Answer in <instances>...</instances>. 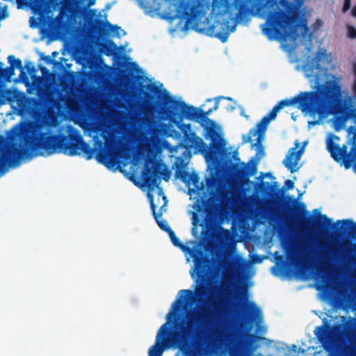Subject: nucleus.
Wrapping results in <instances>:
<instances>
[{
  "label": "nucleus",
  "mask_w": 356,
  "mask_h": 356,
  "mask_svg": "<svg viewBox=\"0 0 356 356\" xmlns=\"http://www.w3.org/2000/svg\"><path fill=\"white\" fill-rule=\"evenodd\" d=\"M168 234L174 245L190 252L194 263L191 277L196 276L197 279L194 292L189 289L180 290L179 298L173 302L167 314L165 324L169 330L165 339L168 340V345L164 346V350L173 346L179 349L175 356H207L217 353L218 345L223 344L227 348L234 347L238 339L236 319L238 308L248 300L244 287L237 292V303L234 308L224 305L221 299H219V304L209 301L176 323L173 332H170L168 325L170 318L176 316V313L181 311L194 295L200 302L207 297V284L213 270V260L200 249H190L177 237L172 229Z\"/></svg>",
  "instance_id": "f257e3e1"
},
{
  "label": "nucleus",
  "mask_w": 356,
  "mask_h": 356,
  "mask_svg": "<svg viewBox=\"0 0 356 356\" xmlns=\"http://www.w3.org/2000/svg\"><path fill=\"white\" fill-rule=\"evenodd\" d=\"M220 3L216 10L215 0H180L175 17L185 21L186 29L192 26L225 42L238 22L257 15V8L255 0H220Z\"/></svg>",
  "instance_id": "f03ea898"
},
{
  "label": "nucleus",
  "mask_w": 356,
  "mask_h": 356,
  "mask_svg": "<svg viewBox=\"0 0 356 356\" xmlns=\"http://www.w3.org/2000/svg\"><path fill=\"white\" fill-rule=\"evenodd\" d=\"M220 99H227L233 101L229 97L219 96L215 98L214 106L207 111H203L200 108H196L192 105L186 104L182 100H177L168 96L165 99V103L170 106L165 108L166 113L172 117V121L176 122L177 127L183 134L182 145L186 149L199 148L204 145L201 138L197 136L195 131L191 129L190 124L182 122L183 119H186L197 122L200 124L204 129V138L210 139L209 147L206 155L207 159L215 160L222 152L225 143L223 139L220 138L218 132L214 129L215 122L209 119L208 116L213 111L219 108V101Z\"/></svg>",
  "instance_id": "7ed1b4c3"
},
{
  "label": "nucleus",
  "mask_w": 356,
  "mask_h": 356,
  "mask_svg": "<svg viewBox=\"0 0 356 356\" xmlns=\"http://www.w3.org/2000/svg\"><path fill=\"white\" fill-rule=\"evenodd\" d=\"M339 94V87L334 82L329 81L318 84L314 91L302 92L291 99L281 100L262 118L255 128L250 129L248 135L243 136V143L252 142L257 133L265 134L270 121L275 120L278 112L285 106L298 104V108L313 117L316 115L324 117L332 112L341 113L343 110L338 104Z\"/></svg>",
  "instance_id": "20e7f679"
},
{
  "label": "nucleus",
  "mask_w": 356,
  "mask_h": 356,
  "mask_svg": "<svg viewBox=\"0 0 356 356\" xmlns=\"http://www.w3.org/2000/svg\"><path fill=\"white\" fill-rule=\"evenodd\" d=\"M27 122L24 119V160L46 153L49 155L63 153L73 156L83 153L87 160L96 152L83 139L81 132L72 125L60 127L57 134L34 131L29 138L25 134Z\"/></svg>",
  "instance_id": "39448f33"
},
{
  "label": "nucleus",
  "mask_w": 356,
  "mask_h": 356,
  "mask_svg": "<svg viewBox=\"0 0 356 356\" xmlns=\"http://www.w3.org/2000/svg\"><path fill=\"white\" fill-rule=\"evenodd\" d=\"M257 15L265 19L262 32L269 40L286 41L295 38L298 27V9L304 0H255Z\"/></svg>",
  "instance_id": "423d86ee"
},
{
  "label": "nucleus",
  "mask_w": 356,
  "mask_h": 356,
  "mask_svg": "<svg viewBox=\"0 0 356 356\" xmlns=\"http://www.w3.org/2000/svg\"><path fill=\"white\" fill-rule=\"evenodd\" d=\"M22 161V124H16L7 132L0 134V177L10 168L20 165Z\"/></svg>",
  "instance_id": "0eeeda50"
},
{
  "label": "nucleus",
  "mask_w": 356,
  "mask_h": 356,
  "mask_svg": "<svg viewBox=\"0 0 356 356\" xmlns=\"http://www.w3.org/2000/svg\"><path fill=\"white\" fill-rule=\"evenodd\" d=\"M354 80L352 85V96L348 95L344 99L342 98V90L339 83L334 79L327 80L325 82L333 81L339 87V99L338 104L342 107L343 111L341 113H330L335 115L334 124L335 129L339 130L344 127L346 123L348 120H353L355 126H350L348 129V134H353L351 146L354 143H356V104L354 103V99L356 100V63L353 65Z\"/></svg>",
  "instance_id": "6e6552de"
},
{
  "label": "nucleus",
  "mask_w": 356,
  "mask_h": 356,
  "mask_svg": "<svg viewBox=\"0 0 356 356\" xmlns=\"http://www.w3.org/2000/svg\"><path fill=\"white\" fill-rule=\"evenodd\" d=\"M355 324V319L350 318L346 322L343 329L341 325L331 326L325 321L324 325L315 328L314 333L323 348L327 352L332 353L335 347L337 335L352 331Z\"/></svg>",
  "instance_id": "1a4fd4ad"
},
{
  "label": "nucleus",
  "mask_w": 356,
  "mask_h": 356,
  "mask_svg": "<svg viewBox=\"0 0 356 356\" xmlns=\"http://www.w3.org/2000/svg\"><path fill=\"white\" fill-rule=\"evenodd\" d=\"M340 138L334 134H331L326 140V146L330 156L334 161L349 169L354 166L356 172V143H354L348 152V145H343L341 147L337 143Z\"/></svg>",
  "instance_id": "9d476101"
},
{
  "label": "nucleus",
  "mask_w": 356,
  "mask_h": 356,
  "mask_svg": "<svg viewBox=\"0 0 356 356\" xmlns=\"http://www.w3.org/2000/svg\"><path fill=\"white\" fill-rule=\"evenodd\" d=\"M51 4V0H24V6H29L35 14H39L44 25L48 24V27L56 32H64L67 31L69 23L68 19L60 13L56 17H48L42 19V16L45 14Z\"/></svg>",
  "instance_id": "9b49d317"
},
{
  "label": "nucleus",
  "mask_w": 356,
  "mask_h": 356,
  "mask_svg": "<svg viewBox=\"0 0 356 356\" xmlns=\"http://www.w3.org/2000/svg\"><path fill=\"white\" fill-rule=\"evenodd\" d=\"M264 134H260V133H257V136H258V137L257 138V142L255 143H252L251 145L252 148L257 147V151L254 156L250 161L248 165L243 163V166H236L235 168L236 175L243 181H247L250 177L255 175L257 172L258 163L265 154L264 149L261 144L263 136ZM251 143H252V141Z\"/></svg>",
  "instance_id": "f8f14e48"
},
{
  "label": "nucleus",
  "mask_w": 356,
  "mask_h": 356,
  "mask_svg": "<svg viewBox=\"0 0 356 356\" xmlns=\"http://www.w3.org/2000/svg\"><path fill=\"white\" fill-rule=\"evenodd\" d=\"M192 220L193 233L196 232L197 227L199 225L202 227L201 233L204 236H207L209 234L215 223V216L212 210L211 203L209 200H208L205 204V216L202 222L200 223V218L195 213H193Z\"/></svg>",
  "instance_id": "ddd939ff"
},
{
  "label": "nucleus",
  "mask_w": 356,
  "mask_h": 356,
  "mask_svg": "<svg viewBox=\"0 0 356 356\" xmlns=\"http://www.w3.org/2000/svg\"><path fill=\"white\" fill-rule=\"evenodd\" d=\"M9 67L3 68L0 66V80L10 82L11 77L15 74V69L19 70V74L16 79V82H22V61L19 58H15L14 56L10 55L8 57ZM2 63H0V65Z\"/></svg>",
  "instance_id": "4468645a"
},
{
  "label": "nucleus",
  "mask_w": 356,
  "mask_h": 356,
  "mask_svg": "<svg viewBox=\"0 0 356 356\" xmlns=\"http://www.w3.org/2000/svg\"><path fill=\"white\" fill-rule=\"evenodd\" d=\"M17 102V114L22 117V91H15L11 89L0 90V106L6 103Z\"/></svg>",
  "instance_id": "2eb2a0df"
},
{
  "label": "nucleus",
  "mask_w": 356,
  "mask_h": 356,
  "mask_svg": "<svg viewBox=\"0 0 356 356\" xmlns=\"http://www.w3.org/2000/svg\"><path fill=\"white\" fill-rule=\"evenodd\" d=\"M306 143L298 151L296 149L299 147L300 143L296 142L295 147H291L284 160L283 163L286 168H287L291 173L296 172L299 168L297 165L301 159V156L305 151Z\"/></svg>",
  "instance_id": "dca6fc26"
},
{
  "label": "nucleus",
  "mask_w": 356,
  "mask_h": 356,
  "mask_svg": "<svg viewBox=\"0 0 356 356\" xmlns=\"http://www.w3.org/2000/svg\"><path fill=\"white\" fill-rule=\"evenodd\" d=\"M169 327L166 324H163L156 335L155 343L150 347L148 351V356H161L164 351V346H168V340L165 337L168 332Z\"/></svg>",
  "instance_id": "f3484780"
},
{
  "label": "nucleus",
  "mask_w": 356,
  "mask_h": 356,
  "mask_svg": "<svg viewBox=\"0 0 356 356\" xmlns=\"http://www.w3.org/2000/svg\"><path fill=\"white\" fill-rule=\"evenodd\" d=\"M89 16L86 19V22L88 24V30L94 33H100L103 31L104 27L111 26L116 29H120V27L115 25L113 26L109 22H104L99 18H95L97 15L96 9H90L88 11Z\"/></svg>",
  "instance_id": "a211bd4d"
},
{
  "label": "nucleus",
  "mask_w": 356,
  "mask_h": 356,
  "mask_svg": "<svg viewBox=\"0 0 356 356\" xmlns=\"http://www.w3.org/2000/svg\"><path fill=\"white\" fill-rule=\"evenodd\" d=\"M177 176L186 185L192 184L197 190H202L203 183L200 182V177L195 172H189L186 170H179L176 172Z\"/></svg>",
  "instance_id": "6ab92c4d"
},
{
  "label": "nucleus",
  "mask_w": 356,
  "mask_h": 356,
  "mask_svg": "<svg viewBox=\"0 0 356 356\" xmlns=\"http://www.w3.org/2000/svg\"><path fill=\"white\" fill-rule=\"evenodd\" d=\"M156 163H153V165L149 167L147 164H145L144 170L143 171V179L144 183L149 187L153 188L155 186H158V179L159 173L156 168Z\"/></svg>",
  "instance_id": "aec40b11"
},
{
  "label": "nucleus",
  "mask_w": 356,
  "mask_h": 356,
  "mask_svg": "<svg viewBox=\"0 0 356 356\" xmlns=\"http://www.w3.org/2000/svg\"><path fill=\"white\" fill-rule=\"evenodd\" d=\"M147 197L150 202V207H151V210L152 212V215H153L154 219L156 220L158 225L162 230H163L168 233L172 229L165 220H159V218L162 216V212L161 211H160L159 213L156 212V205L154 204V202L153 195L149 193L147 194Z\"/></svg>",
  "instance_id": "412c9836"
},
{
  "label": "nucleus",
  "mask_w": 356,
  "mask_h": 356,
  "mask_svg": "<svg viewBox=\"0 0 356 356\" xmlns=\"http://www.w3.org/2000/svg\"><path fill=\"white\" fill-rule=\"evenodd\" d=\"M261 339H265V338L258 336L256 334H248L246 337L243 339V343L245 348L252 353L258 348L257 341Z\"/></svg>",
  "instance_id": "4be33fe9"
},
{
  "label": "nucleus",
  "mask_w": 356,
  "mask_h": 356,
  "mask_svg": "<svg viewBox=\"0 0 356 356\" xmlns=\"http://www.w3.org/2000/svg\"><path fill=\"white\" fill-rule=\"evenodd\" d=\"M337 223H342L344 226V230L347 231L348 237L356 240V223L353 220L346 219L337 220Z\"/></svg>",
  "instance_id": "5701e85b"
},
{
  "label": "nucleus",
  "mask_w": 356,
  "mask_h": 356,
  "mask_svg": "<svg viewBox=\"0 0 356 356\" xmlns=\"http://www.w3.org/2000/svg\"><path fill=\"white\" fill-rule=\"evenodd\" d=\"M355 252L356 250L351 243H344L341 245V259L346 261H353V257Z\"/></svg>",
  "instance_id": "b1692460"
},
{
  "label": "nucleus",
  "mask_w": 356,
  "mask_h": 356,
  "mask_svg": "<svg viewBox=\"0 0 356 356\" xmlns=\"http://www.w3.org/2000/svg\"><path fill=\"white\" fill-rule=\"evenodd\" d=\"M118 48L113 40H108L106 43L103 44L101 47L102 52L107 56H115L118 54Z\"/></svg>",
  "instance_id": "393cba45"
},
{
  "label": "nucleus",
  "mask_w": 356,
  "mask_h": 356,
  "mask_svg": "<svg viewBox=\"0 0 356 356\" xmlns=\"http://www.w3.org/2000/svg\"><path fill=\"white\" fill-rule=\"evenodd\" d=\"M91 130L97 134H100L103 139L105 140V143L108 145L110 141V134L107 129L99 124H94L91 127Z\"/></svg>",
  "instance_id": "a878e982"
},
{
  "label": "nucleus",
  "mask_w": 356,
  "mask_h": 356,
  "mask_svg": "<svg viewBox=\"0 0 356 356\" xmlns=\"http://www.w3.org/2000/svg\"><path fill=\"white\" fill-rule=\"evenodd\" d=\"M277 187V182H275L273 185H271L268 181H262L260 184V191L262 194L267 195V196H271L273 195V191L274 190V188Z\"/></svg>",
  "instance_id": "bb28decb"
},
{
  "label": "nucleus",
  "mask_w": 356,
  "mask_h": 356,
  "mask_svg": "<svg viewBox=\"0 0 356 356\" xmlns=\"http://www.w3.org/2000/svg\"><path fill=\"white\" fill-rule=\"evenodd\" d=\"M287 198L289 199V200L290 201V202L291 204H297V206L293 210V213L296 216H299L300 214H301L302 213H307V211L305 210V205L304 203H298L297 202L296 199L293 198L290 196H288Z\"/></svg>",
  "instance_id": "cd10ccee"
},
{
  "label": "nucleus",
  "mask_w": 356,
  "mask_h": 356,
  "mask_svg": "<svg viewBox=\"0 0 356 356\" xmlns=\"http://www.w3.org/2000/svg\"><path fill=\"white\" fill-rule=\"evenodd\" d=\"M248 309L250 320L251 321H252L255 319L256 316L261 314L260 309L257 307V306L254 302L248 303Z\"/></svg>",
  "instance_id": "c85d7f7f"
},
{
  "label": "nucleus",
  "mask_w": 356,
  "mask_h": 356,
  "mask_svg": "<svg viewBox=\"0 0 356 356\" xmlns=\"http://www.w3.org/2000/svg\"><path fill=\"white\" fill-rule=\"evenodd\" d=\"M332 220L330 218H328L326 215H320V220H318L316 223V227L318 229L321 228H327L328 226L331 225Z\"/></svg>",
  "instance_id": "c756f323"
},
{
  "label": "nucleus",
  "mask_w": 356,
  "mask_h": 356,
  "mask_svg": "<svg viewBox=\"0 0 356 356\" xmlns=\"http://www.w3.org/2000/svg\"><path fill=\"white\" fill-rule=\"evenodd\" d=\"M88 0H74L73 2L74 10L79 13L86 11V2Z\"/></svg>",
  "instance_id": "7c9ffc66"
},
{
  "label": "nucleus",
  "mask_w": 356,
  "mask_h": 356,
  "mask_svg": "<svg viewBox=\"0 0 356 356\" xmlns=\"http://www.w3.org/2000/svg\"><path fill=\"white\" fill-rule=\"evenodd\" d=\"M325 56V54L322 51H318L316 56L313 59L314 67L316 69L321 68L320 62L323 57Z\"/></svg>",
  "instance_id": "2f4dec72"
},
{
  "label": "nucleus",
  "mask_w": 356,
  "mask_h": 356,
  "mask_svg": "<svg viewBox=\"0 0 356 356\" xmlns=\"http://www.w3.org/2000/svg\"><path fill=\"white\" fill-rule=\"evenodd\" d=\"M347 35L348 37L350 39H355L356 38V29L351 25H348L347 26Z\"/></svg>",
  "instance_id": "473e14b6"
},
{
  "label": "nucleus",
  "mask_w": 356,
  "mask_h": 356,
  "mask_svg": "<svg viewBox=\"0 0 356 356\" xmlns=\"http://www.w3.org/2000/svg\"><path fill=\"white\" fill-rule=\"evenodd\" d=\"M294 188V183L291 179H286L284 182V185L283 186L282 188L281 189L283 192L286 191V190L293 189Z\"/></svg>",
  "instance_id": "72a5a7b5"
},
{
  "label": "nucleus",
  "mask_w": 356,
  "mask_h": 356,
  "mask_svg": "<svg viewBox=\"0 0 356 356\" xmlns=\"http://www.w3.org/2000/svg\"><path fill=\"white\" fill-rule=\"evenodd\" d=\"M206 185L208 188H213L216 185L215 179L211 177H206Z\"/></svg>",
  "instance_id": "f704fd0d"
},
{
  "label": "nucleus",
  "mask_w": 356,
  "mask_h": 356,
  "mask_svg": "<svg viewBox=\"0 0 356 356\" xmlns=\"http://www.w3.org/2000/svg\"><path fill=\"white\" fill-rule=\"evenodd\" d=\"M351 6V0H344L342 11L346 13Z\"/></svg>",
  "instance_id": "c9c22d12"
},
{
  "label": "nucleus",
  "mask_w": 356,
  "mask_h": 356,
  "mask_svg": "<svg viewBox=\"0 0 356 356\" xmlns=\"http://www.w3.org/2000/svg\"><path fill=\"white\" fill-rule=\"evenodd\" d=\"M312 216L309 215L308 216L303 218L302 224L306 226L307 227H309L312 225Z\"/></svg>",
  "instance_id": "e433bc0d"
},
{
  "label": "nucleus",
  "mask_w": 356,
  "mask_h": 356,
  "mask_svg": "<svg viewBox=\"0 0 356 356\" xmlns=\"http://www.w3.org/2000/svg\"><path fill=\"white\" fill-rule=\"evenodd\" d=\"M38 25V22L37 19L34 18V17H30V26L32 28L37 27Z\"/></svg>",
  "instance_id": "4c0bfd02"
},
{
  "label": "nucleus",
  "mask_w": 356,
  "mask_h": 356,
  "mask_svg": "<svg viewBox=\"0 0 356 356\" xmlns=\"http://www.w3.org/2000/svg\"><path fill=\"white\" fill-rule=\"evenodd\" d=\"M147 89L151 92L156 93L158 92V88L155 85H153V84H148Z\"/></svg>",
  "instance_id": "58836bf2"
},
{
  "label": "nucleus",
  "mask_w": 356,
  "mask_h": 356,
  "mask_svg": "<svg viewBox=\"0 0 356 356\" xmlns=\"http://www.w3.org/2000/svg\"><path fill=\"white\" fill-rule=\"evenodd\" d=\"M144 97L147 102L152 100L153 99L152 95L147 92H144Z\"/></svg>",
  "instance_id": "ea45409f"
},
{
  "label": "nucleus",
  "mask_w": 356,
  "mask_h": 356,
  "mask_svg": "<svg viewBox=\"0 0 356 356\" xmlns=\"http://www.w3.org/2000/svg\"><path fill=\"white\" fill-rule=\"evenodd\" d=\"M318 116H319V119L318 120H321V119L323 118V117H321L319 115H318ZM325 117H326V115H325ZM324 118H325V116H324ZM318 122H319V120L309 121L308 122V124H309V126H310V125L314 126V125L318 124Z\"/></svg>",
  "instance_id": "a19ab883"
},
{
  "label": "nucleus",
  "mask_w": 356,
  "mask_h": 356,
  "mask_svg": "<svg viewBox=\"0 0 356 356\" xmlns=\"http://www.w3.org/2000/svg\"><path fill=\"white\" fill-rule=\"evenodd\" d=\"M24 69H26L28 71H29L30 72H35V67H32V68H29V63H26L25 65H24Z\"/></svg>",
  "instance_id": "79ce46f5"
},
{
  "label": "nucleus",
  "mask_w": 356,
  "mask_h": 356,
  "mask_svg": "<svg viewBox=\"0 0 356 356\" xmlns=\"http://www.w3.org/2000/svg\"><path fill=\"white\" fill-rule=\"evenodd\" d=\"M23 81H24V84L26 86H29V80H28V78L25 74V72H24V79H23Z\"/></svg>",
  "instance_id": "37998d69"
},
{
  "label": "nucleus",
  "mask_w": 356,
  "mask_h": 356,
  "mask_svg": "<svg viewBox=\"0 0 356 356\" xmlns=\"http://www.w3.org/2000/svg\"><path fill=\"white\" fill-rule=\"evenodd\" d=\"M95 3V0H88L86 2V8L93 6Z\"/></svg>",
  "instance_id": "c03bdc74"
},
{
  "label": "nucleus",
  "mask_w": 356,
  "mask_h": 356,
  "mask_svg": "<svg viewBox=\"0 0 356 356\" xmlns=\"http://www.w3.org/2000/svg\"><path fill=\"white\" fill-rule=\"evenodd\" d=\"M16 3L18 9H22V0H16Z\"/></svg>",
  "instance_id": "a18cd8bd"
},
{
  "label": "nucleus",
  "mask_w": 356,
  "mask_h": 356,
  "mask_svg": "<svg viewBox=\"0 0 356 356\" xmlns=\"http://www.w3.org/2000/svg\"><path fill=\"white\" fill-rule=\"evenodd\" d=\"M235 104L236 103L234 102V105L226 107V110L229 112L233 111L236 108Z\"/></svg>",
  "instance_id": "49530a36"
},
{
  "label": "nucleus",
  "mask_w": 356,
  "mask_h": 356,
  "mask_svg": "<svg viewBox=\"0 0 356 356\" xmlns=\"http://www.w3.org/2000/svg\"><path fill=\"white\" fill-rule=\"evenodd\" d=\"M351 14L353 17H356V6H355L353 9H352V12H351Z\"/></svg>",
  "instance_id": "de8ad7c7"
},
{
  "label": "nucleus",
  "mask_w": 356,
  "mask_h": 356,
  "mask_svg": "<svg viewBox=\"0 0 356 356\" xmlns=\"http://www.w3.org/2000/svg\"><path fill=\"white\" fill-rule=\"evenodd\" d=\"M23 98H24V109L25 108V104L26 103V102L28 100V98L26 97V96L24 92Z\"/></svg>",
  "instance_id": "09e8293b"
},
{
  "label": "nucleus",
  "mask_w": 356,
  "mask_h": 356,
  "mask_svg": "<svg viewBox=\"0 0 356 356\" xmlns=\"http://www.w3.org/2000/svg\"><path fill=\"white\" fill-rule=\"evenodd\" d=\"M163 200H164L165 203H164V205L161 208V209L167 204L168 202V200H167V197L166 196L163 195Z\"/></svg>",
  "instance_id": "8fccbe9b"
},
{
  "label": "nucleus",
  "mask_w": 356,
  "mask_h": 356,
  "mask_svg": "<svg viewBox=\"0 0 356 356\" xmlns=\"http://www.w3.org/2000/svg\"><path fill=\"white\" fill-rule=\"evenodd\" d=\"M236 265V261H232L230 263H229V266H235Z\"/></svg>",
  "instance_id": "3c124183"
},
{
  "label": "nucleus",
  "mask_w": 356,
  "mask_h": 356,
  "mask_svg": "<svg viewBox=\"0 0 356 356\" xmlns=\"http://www.w3.org/2000/svg\"><path fill=\"white\" fill-rule=\"evenodd\" d=\"M269 174H264V173L261 172V175H260V177L263 178V177H266V176H267Z\"/></svg>",
  "instance_id": "603ef678"
},
{
  "label": "nucleus",
  "mask_w": 356,
  "mask_h": 356,
  "mask_svg": "<svg viewBox=\"0 0 356 356\" xmlns=\"http://www.w3.org/2000/svg\"><path fill=\"white\" fill-rule=\"evenodd\" d=\"M96 158H97V160L100 161V158H101V154H100V152H99V153L97 154V157H96Z\"/></svg>",
  "instance_id": "864d4df0"
},
{
  "label": "nucleus",
  "mask_w": 356,
  "mask_h": 356,
  "mask_svg": "<svg viewBox=\"0 0 356 356\" xmlns=\"http://www.w3.org/2000/svg\"><path fill=\"white\" fill-rule=\"evenodd\" d=\"M351 355L352 356H356V350H353L352 353H351Z\"/></svg>",
  "instance_id": "5fc2aeb1"
},
{
  "label": "nucleus",
  "mask_w": 356,
  "mask_h": 356,
  "mask_svg": "<svg viewBox=\"0 0 356 356\" xmlns=\"http://www.w3.org/2000/svg\"><path fill=\"white\" fill-rule=\"evenodd\" d=\"M221 289H222V291H226L225 289H224V288H221Z\"/></svg>",
  "instance_id": "6e6d98bb"
},
{
  "label": "nucleus",
  "mask_w": 356,
  "mask_h": 356,
  "mask_svg": "<svg viewBox=\"0 0 356 356\" xmlns=\"http://www.w3.org/2000/svg\"><path fill=\"white\" fill-rule=\"evenodd\" d=\"M110 8L109 5H107L106 8Z\"/></svg>",
  "instance_id": "4d7b16f0"
}]
</instances>
